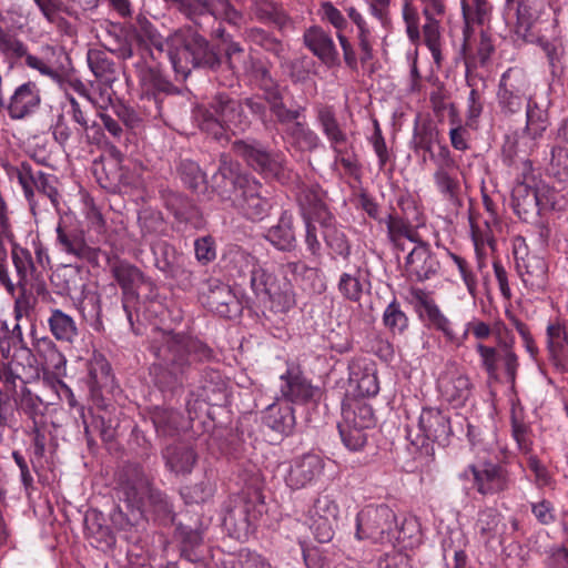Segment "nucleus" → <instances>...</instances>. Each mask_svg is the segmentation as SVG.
<instances>
[{
	"label": "nucleus",
	"mask_w": 568,
	"mask_h": 568,
	"mask_svg": "<svg viewBox=\"0 0 568 568\" xmlns=\"http://www.w3.org/2000/svg\"><path fill=\"white\" fill-rule=\"evenodd\" d=\"M211 187L222 202H230L251 221L263 220L272 207L270 199L264 194L263 184L242 171L240 163L227 153H222L219 158L217 170L211 179Z\"/></svg>",
	"instance_id": "obj_1"
},
{
	"label": "nucleus",
	"mask_w": 568,
	"mask_h": 568,
	"mask_svg": "<svg viewBox=\"0 0 568 568\" xmlns=\"http://www.w3.org/2000/svg\"><path fill=\"white\" fill-rule=\"evenodd\" d=\"M161 57L153 49H142L124 60L125 72L138 80L145 115L152 120L165 119L169 99L182 93L164 74Z\"/></svg>",
	"instance_id": "obj_2"
},
{
	"label": "nucleus",
	"mask_w": 568,
	"mask_h": 568,
	"mask_svg": "<svg viewBox=\"0 0 568 568\" xmlns=\"http://www.w3.org/2000/svg\"><path fill=\"white\" fill-rule=\"evenodd\" d=\"M161 57L153 49H142L124 60L125 72L138 80L145 115L152 120L165 119L169 99L182 93L164 74Z\"/></svg>",
	"instance_id": "obj_3"
},
{
	"label": "nucleus",
	"mask_w": 568,
	"mask_h": 568,
	"mask_svg": "<svg viewBox=\"0 0 568 568\" xmlns=\"http://www.w3.org/2000/svg\"><path fill=\"white\" fill-rule=\"evenodd\" d=\"M174 41L176 45L170 52V60L175 72L186 77L193 68L210 71L222 69L223 57L220 50L199 31L191 28L180 29L175 32Z\"/></svg>",
	"instance_id": "obj_4"
},
{
	"label": "nucleus",
	"mask_w": 568,
	"mask_h": 568,
	"mask_svg": "<svg viewBox=\"0 0 568 568\" xmlns=\"http://www.w3.org/2000/svg\"><path fill=\"white\" fill-rule=\"evenodd\" d=\"M247 123L242 101L225 91L212 95L199 119L200 129L216 141H229L232 128L244 129Z\"/></svg>",
	"instance_id": "obj_5"
},
{
	"label": "nucleus",
	"mask_w": 568,
	"mask_h": 568,
	"mask_svg": "<svg viewBox=\"0 0 568 568\" xmlns=\"http://www.w3.org/2000/svg\"><path fill=\"white\" fill-rule=\"evenodd\" d=\"M409 292L416 303L415 306L416 311L419 313V317L428 327L442 332L448 342L459 344L460 341L467 336L469 331H471L479 341L490 335L491 329L489 325L484 322L468 323L460 333H457L452 322L444 315L428 292L419 287H412Z\"/></svg>",
	"instance_id": "obj_6"
},
{
	"label": "nucleus",
	"mask_w": 568,
	"mask_h": 568,
	"mask_svg": "<svg viewBox=\"0 0 568 568\" xmlns=\"http://www.w3.org/2000/svg\"><path fill=\"white\" fill-rule=\"evenodd\" d=\"M232 151L265 179H274L282 184L291 180L285 155L280 151L268 150L256 139L236 140L232 143Z\"/></svg>",
	"instance_id": "obj_7"
},
{
	"label": "nucleus",
	"mask_w": 568,
	"mask_h": 568,
	"mask_svg": "<svg viewBox=\"0 0 568 568\" xmlns=\"http://www.w3.org/2000/svg\"><path fill=\"white\" fill-rule=\"evenodd\" d=\"M398 529L397 517L394 510L385 505H367L356 516V537L367 539L374 544H390L404 537Z\"/></svg>",
	"instance_id": "obj_8"
},
{
	"label": "nucleus",
	"mask_w": 568,
	"mask_h": 568,
	"mask_svg": "<svg viewBox=\"0 0 568 568\" xmlns=\"http://www.w3.org/2000/svg\"><path fill=\"white\" fill-rule=\"evenodd\" d=\"M164 39L145 17L139 16L134 26L123 28L113 38V44L109 50L118 58L126 60L133 53H140L142 49H153L158 54H163Z\"/></svg>",
	"instance_id": "obj_9"
},
{
	"label": "nucleus",
	"mask_w": 568,
	"mask_h": 568,
	"mask_svg": "<svg viewBox=\"0 0 568 568\" xmlns=\"http://www.w3.org/2000/svg\"><path fill=\"white\" fill-rule=\"evenodd\" d=\"M418 430L419 434L416 435V438H412V434H408L412 445L424 450L427 455H433L432 444H437L440 447L448 446L450 438L457 435V425L444 410L427 407L423 408L419 415Z\"/></svg>",
	"instance_id": "obj_10"
},
{
	"label": "nucleus",
	"mask_w": 568,
	"mask_h": 568,
	"mask_svg": "<svg viewBox=\"0 0 568 568\" xmlns=\"http://www.w3.org/2000/svg\"><path fill=\"white\" fill-rule=\"evenodd\" d=\"M52 57L57 55L55 61L42 60L32 55L28 51L27 44L11 36L2 33V53L9 61V69H12L16 62L22 58L26 59V64L40 72V74L50 78L54 82H61L67 73V68L61 60L70 62L69 57L62 51L57 52L52 47L49 48Z\"/></svg>",
	"instance_id": "obj_11"
},
{
	"label": "nucleus",
	"mask_w": 568,
	"mask_h": 568,
	"mask_svg": "<svg viewBox=\"0 0 568 568\" xmlns=\"http://www.w3.org/2000/svg\"><path fill=\"white\" fill-rule=\"evenodd\" d=\"M265 513L264 495L260 488L247 489L224 517V526L236 539L246 538Z\"/></svg>",
	"instance_id": "obj_12"
},
{
	"label": "nucleus",
	"mask_w": 568,
	"mask_h": 568,
	"mask_svg": "<svg viewBox=\"0 0 568 568\" xmlns=\"http://www.w3.org/2000/svg\"><path fill=\"white\" fill-rule=\"evenodd\" d=\"M530 88L526 72L519 68H509L501 74L498 90L497 103L500 114L511 119L521 113L524 105L531 97L528 94Z\"/></svg>",
	"instance_id": "obj_13"
},
{
	"label": "nucleus",
	"mask_w": 568,
	"mask_h": 568,
	"mask_svg": "<svg viewBox=\"0 0 568 568\" xmlns=\"http://www.w3.org/2000/svg\"><path fill=\"white\" fill-rule=\"evenodd\" d=\"M258 298L267 300L272 308L287 312L295 305V293L292 283L286 277H278L262 264L248 284Z\"/></svg>",
	"instance_id": "obj_14"
},
{
	"label": "nucleus",
	"mask_w": 568,
	"mask_h": 568,
	"mask_svg": "<svg viewBox=\"0 0 568 568\" xmlns=\"http://www.w3.org/2000/svg\"><path fill=\"white\" fill-rule=\"evenodd\" d=\"M463 18L465 26L463 29L464 39L460 48V55L465 64L467 84L473 87L474 71H476L478 68L487 65L491 54L495 52V47L493 44L491 37L487 32L481 31L479 41L476 44V50L474 51L470 42L471 27L469 7L465 1H463Z\"/></svg>",
	"instance_id": "obj_15"
},
{
	"label": "nucleus",
	"mask_w": 568,
	"mask_h": 568,
	"mask_svg": "<svg viewBox=\"0 0 568 568\" xmlns=\"http://www.w3.org/2000/svg\"><path fill=\"white\" fill-rule=\"evenodd\" d=\"M101 255L105 256L108 267L125 300H139L141 288H146L150 294L153 293L154 282L136 265L116 255H109L106 252H102Z\"/></svg>",
	"instance_id": "obj_16"
},
{
	"label": "nucleus",
	"mask_w": 568,
	"mask_h": 568,
	"mask_svg": "<svg viewBox=\"0 0 568 568\" xmlns=\"http://www.w3.org/2000/svg\"><path fill=\"white\" fill-rule=\"evenodd\" d=\"M151 477L138 463H126L119 473L118 497L121 503H131L145 509V496L153 487Z\"/></svg>",
	"instance_id": "obj_17"
},
{
	"label": "nucleus",
	"mask_w": 568,
	"mask_h": 568,
	"mask_svg": "<svg viewBox=\"0 0 568 568\" xmlns=\"http://www.w3.org/2000/svg\"><path fill=\"white\" fill-rule=\"evenodd\" d=\"M182 13L201 29L203 20L221 19L234 27H241L244 23V14L230 0L191 1Z\"/></svg>",
	"instance_id": "obj_18"
},
{
	"label": "nucleus",
	"mask_w": 568,
	"mask_h": 568,
	"mask_svg": "<svg viewBox=\"0 0 568 568\" xmlns=\"http://www.w3.org/2000/svg\"><path fill=\"white\" fill-rule=\"evenodd\" d=\"M473 475V484L483 496L497 495L509 488L511 483L507 468L500 463L483 460L467 467L462 477Z\"/></svg>",
	"instance_id": "obj_19"
},
{
	"label": "nucleus",
	"mask_w": 568,
	"mask_h": 568,
	"mask_svg": "<svg viewBox=\"0 0 568 568\" xmlns=\"http://www.w3.org/2000/svg\"><path fill=\"white\" fill-rule=\"evenodd\" d=\"M437 387L444 400L453 407H463L473 394V383L465 369L448 361L437 378Z\"/></svg>",
	"instance_id": "obj_20"
},
{
	"label": "nucleus",
	"mask_w": 568,
	"mask_h": 568,
	"mask_svg": "<svg viewBox=\"0 0 568 568\" xmlns=\"http://www.w3.org/2000/svg\"><path fill=\"white\" fill-rule=\"evenodd\" d=\"M201 303L210 312L226 320H236L243 312L242 302L234 294L230 285L211 280L207 290L200 295Z\"/></svg>",
	"instance_id": "obj_21"
},
{
	"label": "nucleus",
	"mask_w": 568,
	"mask_h": 568,
	"mask_svg": "<svg viewBox=\"0 0 568 568\" xmlns=\"http://www.w3.org/2000/svg\"><path fill=\"white\" fill-rule=\"evenodd\" d=\"M150 351L154 355L172 353L174 355H203L206 345L196 337L185 333L168 332L160 328L153 331Z\"/></svg>",
	"instance_id": "obj_22"
},
{
	"label": "nucleus",
	"mask_w": 568,
	"mask_h": 568,
	"mask_svg": "<svg viewBox=\"0 0 568 568\" xmlns=\"http://www.w3.org/2000/svg\"><path fill=\"white\" fill-rule=\"evenodd\" d=\"M222 263L229 278L241 287L251 283L261 265L256 256L237 245H232L225 251Z\"/></svg>",
	"instance_id": "obj_23"
},
{
	"label": "nucleus",
	"mask_w": 568,
	"mask_h": 568,
	"mask_svg": "<svg viewBox=\"0 0 568 568\" xmlns=\"http://www.w3.org/2000/svg\"><path fill=\"white\" fill-rule=\"evenodd\" d=\"M281 379L283 381L281 393L284 402L288 404L315 405L323 396L322 388L312 385L298 368H288L281 375Z\"/></svg>",
	"instance_id": "obj_24"
},
{
	"label": "nucleus",
	"mask_w": 568,
	"mask_h": 568,
	"mask_svg": "<svg viewBox=\"0 0 568 568\" xmlns=\"http://www.w3.org/2000/svg\"><path fill=\"white\" fill-rule=\"evenodd\" d=\"M55 232L57 243L63 252L80 260H84L94 266L99 265V257L103 251L89 246L85 243L82 231L61 220Z\"/></svg>",
	"instance_id": "obj_25"
},
{
	"label": "nucleus",
	"mask_w": 568,
	"mask_h": 568,
	"mask_svg": "<svg viewBox=\"0 0 568 568\" xmlns=\"http://www.w3.org/2000/svg\"><path fill=\"white\" fill-rule=\"evenodd\" d=\"M193 396L194 394L192 393L185 404L191 419L193 414L196 415V405L200 403L211 406H223L226 404L229 396L226 381L216 371L205 372L196 398L193 399Z\"/></svg>",
	"instance_id": "obj_26"
},
{
	"label": "nucleus",
	"mask_w": 568,
	"mask_h": 568,
	"mask_svg": "<svg viewBox=\"0 0 568 568\" xmlns=\"http://www.w3.org/2000/svg\"><path fill=\"white\" fill-rule=\"evenodd\" d=\"M2 375H6V393H10V395L8 394V398H13L18 408L32 419V424H34V422H42V399L33 395L27 388L26 382L21 377L13 375L11 365L9 366V373L2 367Z\"/></svg>",
	"instance_id": "obj_27"
},
{
	"label": "nucleus",
	"mask_w": 568,
	"mask_h": 568,
	"mask_svg": "<svg viewBox=\"0 0 568 568\" xmlns=\"http://www.w3.org/2000/svg\"><path fill=\"white\" fill-rule=\"evenodd\" d=\"M526 247L515 246L516 268L525 286L531 291L544 290L547 284L548 266L546 261L537 255L525 253Z\"/></svg>",
	"instance_id": "obj_28"
},
{
	"label": "nucleus",
	"mask_w": 568,
	"mask_h": 568,
	"mask_svg": "<svg viewBox=\"0 0 568 568\" xmlns=\"http://www.w3.org/2000/svg\"><path fill=\"white\" fill-rule=\"evenodd\" d=\"M325 192L320 184L303 185L297 194V203L303 221H316L320 225L335 217L324 201Z\"/></svg>",
	"instance_id": "obj_29"
},
{
	"label": "nucleus",
	"mask_w": 568,
	"mask_h": 568,
	"mask_svg": "<svg viewBox=\"0 0 568 568\" xmlns=\"http://www.w3.org/2000/svg\"><path fill=\"white\" fill-rule=\"evenodd\" d=\"M439 268L440 263L429 244L415 246L405 261L406 277L413 282H425L437 274Z\"/></svg>",
	"instance_id": "obj_30"
},
{
	"label": "nucleus",
	"mask_w": 568,
	"mask_h": 568,
	"mask_svg": "<svg viewBox=\"0 0 568 568\" xmlns=\"http://www.w3.org/2000/svg\"><path fill=\"white\" fill-rule=\"evenodd\" d=\"M189 368L186 357H158L150 368V375L161 389H174L182 385Z\"/></svg>",
	"instance_id": "obj_31"
},
{
	"label": "nucleus",
	"mask_w": 568,
	"mask_h": 568,
	"mask_svg": "<svg viewBox=\"0 0 568 568\" xmlns=\"http://www.w3.org/2000/svg\"><path fill=\"white\" fill-rule=\"evenodd\" d=\"M303 41L304 45L326 67L334 68L341 64L339 54L332 37L320 26L306 29Z\"/></svg>",
	"instance_id": "obj_32"
},
{
	"label": "nucleus",
	"mask_w": 568,
	"mask_h": 568,
	"mask_svg": "<svg viewBox=\"0 0 568 568\" xmlns=\"http://www.w3.org/2000/svg\"><path fill=\"white\" fill-rule=\"evenodd\" d=\"M324 469V460L316 454H305L295 458L285 476L286 485L301 489L315 480Z\"/></svg>",
	"instance_id": "obj_33"
},
{
	"label": "nucleus",
	"mask_w": 568,
	"mask_h": 568,
	"mask_svg": "<svg viewBox=\"0 0 568 568\" xmlns=\"http://www.w3.org/2000/svg\"><path fill=\"white\" fill-rule=\"evenodd\" d=\"M252 19L275 27L282 34L294 29V21L282 4L273 0H255L250 7Z\"/></svg>",
	"instance_id": "obj_34"
},
{
	"label": "nucleus",
	"mask_w": 568,
	"mask_h": 568,
	"mask_svg": "<svg viewBox=\"0 0 568 568\" xmlns=\"http://www.w3.org/2000/svg\"><path fill=\"white\" fill-rule=\"evenodd\" d=\"M262 424L281 437L290 436L296 425L295 410L287 402L277 400L265 408Z\"/></svg>",
	"instance_id": "obj_35"
},
{
	"label": "nucleus",
	"mask_w": 568,
	"mask_h": 568,
	"mask_svg": "<svg viewBox=\"0 0 568 568\" xmlns=\"http://www.w3.org/2000/svg\"><path fill=\"white\" fill-rule=\"evenodd\" d=\"M549 105V101L538 100L537 97H529L526 103V125L523 133L534 142L542 139L550 126Z\"/></svg>",
	"instance_id": "obj_36"
},
{
	"label": "nucleus",
	"mask_w": 568,
	"mask_h": 568,
	"mask_svg": "<svg viewBox=\"0 0 568 568\" xmlns=\"http://www.w3.org/2000/svg\"><path fill=\"white\" fill-rule=\"evenodd\" d=\"M356 38L359 51L358 55L356 54V51L347 37H345L343 33L337 34V39L343 50L344 62L353 71L358 70L359 62L364 65L374 58V38L372 30L357 32Z\"/></svg>",
	"instance_id": "obj_37"
},
{
	"label": "nucleus",
	"mask_w": 568,
	"mask_h": 568,
	"mask_svg": "<svg viewBox=\"0 0 568 568\" xmlns=\"http://www.w3.org/2000/svg\"><path fill=\"white\" fill-rule=\"evenodd\" d=\"M40 90L32 81L19 85L10 97L7 110L12 119H23L40 105Z\"/></svg>",
	"instance_id": "obj_38"
},
{
	"label": "nucleus",
	"mask_w": 568,
	"mask_h": 568,
	"mask_svg": "<svg viewBox=\"0 0 568 568\" xmlns=\"http://www.w3.org/2000/svg\"><path fill=\"white\" fill-rule=\"evenodd\" d=\"M92 173L97 182L106 190H115L123 183L121 152L113 148L110 159L100 158L92 163Z\"/></svg>",
	"instance_id": "obj_39"
},
{
	"label": "nucleus",
	"mask_w": 568,
	"mask_h": 568,
	"mask_svg": "<svg viewBox=\"0 0 568 568\" xmlns=\"http://www.w3.org/2000/svg\"><path fill=\"white\" fill-rule=\"evenodd\" d=\"M264 237L278 251H294L297 245V240L293 214L290 211H283L277 223L267 229Z\"/></svg>",
	"instance_id": "obj_40"
},
{
	"label": "nucleus",
	"mask_w": 568,
	"mask_h": 568,
	"mask_svg": "<svg viewBox=\"0 0 568 568\" xmlns=\"http://www.w3.org/2000/svg\"><path fill=\"white\" fill-rule=\"evenodd\" d=\"M175 537L180 542L181 557L190 562H199L203 559V531L195 523L194 526L179 523Z\"/></svg>",
	"instance_id": "obj_41"
},
{
	"label": "nucleus",
	"mask_w": 568,
	"mask_h": 568,
	"mask_svg": "<svg viewBox=\"0 0 568 568\" xmlns=\"http://www.w3.org/2000/svg\"><path fill=\"white\" fill-rule=\"evenodd\" d=\"M342 424L368 429L375 425V416L371 405L363 399L346 396L342 402Z\"/></svg>",
	"instance_id": "obj_42"
},
{
	"label": "nucleus",
	"mask_w": 568,
	"mask_h": 568,
	"mask_svg": "<svg viewBox=\"0 0 568 568\" xmlns=\"http://www.w3.org/2000/svg\"><path fill=\"white\" fill-rule=\"evenodd\" d=\"M263 99L267 103L271 113L275 116L276 122L283 126V130L290 128L295 122H300V119L304 115L305 106L298 105L296 109H288L286 106L280 85L273 90H267Z\"/></svg>",
	"instance_id": "obj_43"
},
{
	"label": "nucleus",
	"mask_w": 568,
	"mask_h": 568,
	"mask_svg": "<svg viewBox=\"0 0 568 568\" xmlns=\"http://www.w3.org/2000/svg\"><path fill=\"white\" fill-rule=\"evenodd\" d=\"M50 281L60 295L71 296L73 293H83V270L77 265H62L51 275Z\"/></svg>",
	"instance_id": "obj_44"
},
{
	"label": "nucleus",
	"mask_w": 568,
	"mask_h": 568,
	"mask_svg": "<svg viewBox=\"0 0 568 568\" xmlns=\"http://www.w3.org/2000/svg\"><path fill=\"white\" fill-rule=\"evenodd\" d=\"M538 185L516 183L511 191V206L515 214L523 221H528L538 214Z\"/></svg>",
	"instance_id": "obj_45"
},
{
	"label": "nucleus",
	"mask_w": 568,
	"mask_h": 568,
	"mask_svg": "<svg viewBox=\"0 0 568 568\" xmlns=\"http://www.w3.org/2000/svg\"><path fill=\"white\" fill-rule=\"evenodd\" d=\"M165 466L176 475L190 474L196 463L194 449L185 444H174L163 450Z\"/></svg>",
	"instance_id": "obj_46"
},
{
	"label": "nucleus",
	"mask_w": 568,
	"mask_h": 568,
	"mask_svg": "<svg viewBox=\"0 0 568 568\" xmlns=\"http://www.w3.org/2000/svg\"><path fill=\"white\" fill-rule=\"evenodd\" d=\"M321 227L331 258L334 261L338 258L348 261L352 253V245L346 234L336 226L335 217L322 224Z\"/></svg>",
	"instance_id": "obj_47"
},
{
	"label": "nucleus",
	"mask_w": 568,
	"mask_h": 568,
	"mask_svg": "<svg viewBox=\"0 0 568 568\" xmlns=\"http://www.w3.org/2000/svg\"><path fill=\"white\" fill-rule=\"evenodd\" d=\"M283 138L301 152H313L322 145L320 135L305 121L295 122L283 130Z\"/></svg>",
	"instance_id": "obj_48"
},
{
	"label": "nucleus",
	"mask_w": 568,
	"mask_h": 568,
	"mask_svg": "<svg viewBox=\"0 0 568 568\" xmlns=\"http://www.w3.org/2000/svg\"><path fill=\"white\" fill-rule=\"evenodd\" d=\"M519 141L508 142L503 148V153L508 162V165L517 166L516 174V183L528 184L531 186L539 185L542 182L535 169L532 168V163L530 160L519 156Z\"/></svg>",
	"instance_id": "obj_49"
},
{
	"label": "nucleus",
	"mask_w": 568,
	"mask_h": 568,
	"mask_svg": "<svg viewBox=\"0 0 568 568\" xmlns=\"http://www.w3.org/2000/svg\"><path fill=\"white\" fill-rule=\"evenodd\" d=\"M54 359V357H51ZM57 362H52L53 371L49 367L42 368L43 383L50 386L60 399H65L70 407H77L79 404L72 389L62 381L65 375V357H55Z\"/></svg>",
	"instance_id": "obj_50"
},
{
	"label": "nucleus",
	"mask_w": 568,
	"mask_h": 568,
	"mask_svg": "<svg viewBox=\"0 0 568 568\" xmlns=\"http://www.w3.org/2000/svg\"><path fill=\"white\" fill-rule=\"evenodd\" d=\"M155 266L169 277H175L182 270L183 255L176 248L165 242L158 241L152 244Z\"/></svg>",
	"instance_id": "obj_51"
},
{
	"label": "nucleus",
	"mask_w": 568,
	"mask_h": 568,
	"mask_svg": "<svg viewBox=\"0 0 568 568\" xmlns=\"http://www.w3.org/2000/svg\"><path fill=\"white\" fill-rule=\"evenodd\" d=\"M87 383L93 396L102 389H111L114 386V375L106 357H92L88 362Z\"/></svg>",
	"instance_id": "obj_52"
},
{
	"label": "nucleus",
	"mask_w": 568,
	"mask_h": 568,
	"mask_svg": "<svg viewBox=\"0 0 568 568\" xmlns=\"http://www.w3.org/2000/svg\"><path fill=\"white\" fill-rule=\"evenodd\" d=\"M240 72L256 81L263 91V95L266 94L267 90L278 87V83L272 78L267 64L252 53H247L241 61Z\"/></svg>",
	"instance_id": "obj_53"
},
{
	"label": "nucleus",
	"mask_w": 568,
	"mask_h": 568,
	"mask_svg": "<svg viewBox=\"0 0 568 568\" xmlns=\"http://www.w3.org/2000/svg\"><path fill=\"white\" fill-rule=\"evenodd\" d=\"M151 420L159 436L174 437L183 427V416L173 408L156 406L151 410Z\"/></svg>",
	"instance_id": "obj_54"
},
{
	"label": "nucleus",
	"mask_w": 568,
	"mask_h": 568,
	"mask_svg": "<svg viewBox=\"0 0 568 568\" xmlns=\"http://www.w3.org/2000/svg\"><path fill=\"white\" fill-rule=\"evenodd\" d=\"M314 110L316 121L328 143L335 144L338 140L343 141L344 136L347 134L338 122L334 106L317 103Z\"/></svg>",
	"instance_id": "obj_55"
},
{
	"label": "nucleus",
	"mask_w": 568,
	"mask_h": 568,
	"mask_svg": "<svg viewBox=\"0 0 568 568\" xmlns=\"http://www.w3.org/2000/svg\"><path fill=\"white\" fill-rule=\"evenodd\" d=\"M329 148L334 153V163H339L347 175L357 179L361 174L362 165L354 143L348 141L347 135L344 136L343 141L338 140L335 144L329 143Z\"/></svg>",
	"instance_id": "obj_56"
},
{
	"label": "nucleus",
	"mask_w": 568,
	"mask_h": 568,
	"mask_svg": "<svg viewBox=\"0 0 568 568\" xmlns=\"http://www.w3.org/2000/svg\"><path fill=\"white\" fill-rule=\"evenodd\" d=\"M483 366L490 379L515 384L517 357H483Z\"/></svg>",
	"instance_id": "obj_57"
},
{
	"label": "nucleus",
	"mask_w": 568,
	"mask_h": 568,
	"mask_svg": "<svg viewBox=\"0 0 568 568\" xmlns=\"http://www.w3.org/2000/svg\"><path fill=\"white\" fill-rule=\"evenodd\" d=\"M4 209V203L2 202V210ZM7 240L11 243V256L12 262L16 266V270L21 278L27 276V273L30 268H33V263L31 255L28 250L20 247L14 240V234L10 229V224L8 217L2 213V240Z\"/></svg>",
	"instance_id": "obj_58"
},
{
	"label": "nucleus",
	"mask_w": 568,
	"mask_h": 568,
	"mask_svg": "<svg viewBox=\"0 0 568 568\" xmlns=\"http://www.w3.org/2000/svg\"><path fill=\"white\" fill-rule=\"evenodd\" d=\"M145 509L131 503L118 504L110 514L112 526L119 531H130L144 518Z\"/></svg>",
	"instance_id": "obj_59"
},
{
	"label": "nucleus",
	"mask_w": 568,
	"mask_h": 568,
	"mask_svg": "<svg viewBox=\"0 0 568 568\" xmlns=\"http://www.w3.org/2000/svg\"><path fill=\"white\" fill-rule=\"evenodd\" d=\"M163 200L165 207L180 222H190L199 214L196 205L187 196L179 192L168 191L163 195Z\"/></svg>",
	"instance_id": "obj_60"
},
{
	"label": "nucleus",
	"mask_w": 568,
	"mask_h": 568,
	"mask_svg": "<svg viewBox=\"0 0 568 568\" xmlns=\"http://www.w3.org/2000/svg\"><path fill=\"white\" fill-rule=\"evenodd\" d=\"M178 173L184 185L192 192L196 194H205V173L196 162L190 159L181 160L178 165Z\"/></svg>",
	"instance_id": "obj_61"
},
{
	"label": "nucleus",
	"mask_w": 568,
	"mask_h": 568,
	"mask_svg": "<svg viewBox=\"0 0 568 568\" xmlns=\"http://www.w3.org/2000/svg\"><path fill=\"white\" fill-rule=\"evenodd\" d=\"M245 39L278 58L285 52L283 42L263 28L252 27L246 29Z\"/></svg>",
	"instance_id": "obj_62"
},
{
	"label": "nucleus",
	"mask_w": 568,
	"mask_h": 568,
	"mask_svg": "<svg viewBox=\"0 0 568 568\" xmlns=\"http://www.w3.org/2000/svg\"><path fill=\"white\" fill-rule=\"evenodd\" d=\"M69 101L70 110L68 113L72 121L79 125L77 128V140L85 141L88 144H99L100 138L90 134V131L95 129V123H89L87 113L81 109L80 103L74 98H70Z\"/></svg>",
	"instance_id": "obj_63"
},
{
	"label": "nucleus",
	"mask_w": 568,
	"mask_h": 568,
	"mask_svg": "<svg viewBox=\"0 0 568 568\" xmlns=\"http://www.w3.org/2000/svg\"><path fill=\"white\" fill-rule=\"evenodd\" d=\"M87 60L90 70L95 78L110 82L114 75V63L109 59L108 54L100 49H90L87 53Z\"/></svg>",
	"instance_id": "obj_64"
}]
</instances>
